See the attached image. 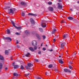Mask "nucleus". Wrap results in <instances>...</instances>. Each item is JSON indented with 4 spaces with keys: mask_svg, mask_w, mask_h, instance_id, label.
Returning <instances> with one entry per match:
<instances>
[{
    "mask_svg": "<svg viewBox=\"0 0 79 79\" xmlns=\"http://www.w3.org/2000/svg\"><path fill=\"white\" fill-rule=\"evenodd\" d=\"M31 45L33 47H35V46H37V41L35 40H33L31 42Z\"/></svg>",
    "mask_w": 79,
    "mask_h": 79,
    "instance_id": "f257e3e1",
    "label": "nucleus"
},
{
    "mask_svg": "<svg viewBox=\"0 0 79 79\" xmlns=\"http://www.w3.org/2000/svg\"><path fill=\"white\" fill-rule=\"evenodd\" d=\"M8 11L9 12V14H11H11H14V10L11 8L9 9Z\"/></svg>",
    "mask_w": 79,
    "mask_h": 79,
    "instance_id": "f03ea898",
    "label": "nucleus"
},
{
    "mask_svg": "<svg viewBox=\"0 0 79 79\" xmlns=\"http://www.w3.org/2000/svg\"><path fill=\"white\" fill-rule=\"evenodd\" d=\"M64 71L65 73H67L68 72L69 73H71V70L67 69H64Z\"/></svg>",
    "mask_w": 79,
    "mask_h": 79,
    "instance_id": "7ed1b4c3",
    "label": "nucleus"
},
{
    "mask_svg": "<svg viewBox=\"0 0 79 79\" xmlns=\"http://www.w3.org/2000/svg\"><path fill=\"white\" fill-rule=\"evenodd\" d=\"M13 66H14V69H17V68H19V65H15V62L13 63Z\"/></svg>",
    "mask_w": 79,
    "mask_h": 79,
    "instance_id": "20e7f679",
    "label": "nucleus"
},
{
    "mask_svg": "<svg viewBox=\"0 0 79 79\" xmlns=\"http://www.w3.org/2000/svg\"><path fill=\"white\" fill-rule=\"evenodd\" d=\"M30 22H31V24H35V21L32 18L30 19Z\"/></svg>",
    "mask_w": 79,
    "mask_h": 79,
    "instance_id": "39448f33",
    "label": "nucleus"
},
{
    "mask_svg": "<svg viewBox=\"0 0 79 79\" xmlns=\"http://www.w3.org/2000/svg\"><path fill=\"white\" fill-rule=\"evenodd\" d=\"M28 15L29 16H37V15L31 13H29Z\"/></svg>",
    "mask_w": 79,
    "mask_h": 79,
    "instance_id": "423d86ee",
    "label": "nucleus"
},
{
    "mask_svg": "<svg viewBox=\"0 0 79 79\" xmlns=\"http://www.w3.org/2000/svg\"><path fill=\"white\" fill-rule=\"evenodd\" d=\"M48 10L49 11H53V8L51 7H49L48 8Z\"/></svg>",
    "mask_w": 79,
    "mask_h": 79,
    "instance_id": "0eeeda50",
    "label": "nucleus"
},
{
    "mask_svg": "<svg viewBox=\"0 0 79 79\" xmlns=\"http://www.w3.org/2000/svg\"><path fill=\"white\" fill-rule=\"evenodd\" d=\"M36 37H37L38 39L39 40H41V38H40V37L39 35L38 34H36Z\"/></svg>",
    "mask_w": 79,
    "mask_h": 79,
    "instance_id": "6e6552de",
    "label": "nucleus"
},
{
    "mask_svg": "<svg viewBox=\"0 0 79 79\" xmlns=\"http://www.w3.org/2000/svg\"><path fill=\"white\" fill-rule=\"evenodd\" d=\"M27 65L28 66L29 68L30 67H32V66H33V64H31V63H28L27 64Z\"/></svg>",
    "mask_w": 79,
    "mask_h": 79,
    "instance_id": "1a4fd4ad",
    "label": "nucleus"
},
{
    "mask_svg": "<svg viewBox=\"0 0 79 79\" xmlns=\"http://www.w3.org/2000/svg\"><path fill=\"white\" fill-rule=\"evenodd\" d=\"M0 60L2 61H4V57L1 55H0Z\"/></svg>",
    "mask_w": 79,
    "mask_h": 79,
    "instance_id": "9d476101",
    "label": "nucleus"
},
{
    "mask_svg": "<svg viewBox=\"0 0 79 79\" xmlns=\"http://www.w3.org/2000/svg\"><path fill=\"white\" fill-rule=\"evenodd\" d=\"M65 44L64 43H62L60 45V48H64V44Z\"/></svg>",
    "mask_w": 79,
    "mask_h": 79,
    "instance_id": "9b49d317",
    "label": "nucleus"
},
{
    "mask_svg": "<svg viewBox=\"0 0 79 79\" xmlns=\"http://www.w3.org/2000/svg\"><path fill=\"white\" fill-rule=\"evenodd\" d=\"M69 36V35H68V34H65L64 35H63L64 38V39L67 38V37H68Z\"/></svg>",
    "mask_w": 79,
    "mask_h": 79,
    "instance_id": "f8f14e48",
    "label": "nucleus"
},
{
    "mask_svg": "<svg viewBox=\"0 0 79 79\" xmlns=\"http://www.w3.org/2000/svg\"><path fill=\"white\" fill-rule=\"evenodd\" d=\"M41 26L43 28L45 27H46V24L44 23H43L41 24Z\"/></svg>",
    "mask_w": 79,
    "mask_h": 79,
    "instance_id": "ddd939ff",
    "label": "nucleus"
},
{
    "mask_svg": "<svg viewBox=\"0 0 79 79\" xmlns=\"http://www.w3.org/2000/svg\"><path fill=\"white\" fill-rule=\"evenodd\" d=\"M62 8H63L62 4H61L60 5H58V9H62Z\"/></svg>",
    "mask_w": 79,
    "mask_h": 79,
    "instance_id": "4468645a",
    "label": "nucleus"
},
{
    "mask_svg": "<svg viewBox=\"0 0 79 79\" xmlns=\"http://www.w3.org/2000/svg\"><path fill=\"white\" fill-rule=\"evenodd\" d=\"M25 33H26L27 34V35H29L30 34V33H29V31L28 30H26Z\"/></svg>",
    "mask_w": 79,
    "mask_h": 79,
    "instance_id": "2eb2a0df",
    "label": "nucleus"
},
{
    "mask_svg": "<svg viewBox=\"0 0 79 79\" xmlns=\"http://www.w3.org/2000/svg\"><path fill=\"white\" fill-rule=\"evenodd\" d=\"M29 50L31 51L32 52H34V49H33V48L32 47H30L29 48Z\"/></svg>",
    "mask_w": 79,
    "mask_h": 79,
    "instance_id": "dca6fc26",
    "label": "nucleus"
},
{
    "mask_svg": "<svg viewBox=\"0 0 79 79\" xmlns=\"http://www.w3.org/2000/svg\"><path fill=\"white\" fill-rule=\"evenodd\" d=\"M3 67V65L2 63H0V72H1L0 70H1V69H2V68Z\"/></svg>",
    "mask_w": 79,
    "mask_h": 79,
    "instance_id": "f3484780",
    "label": "nucleus"
},
{
    "mask_svg": "<svg viewBox=\"0 0 79 79\" xmlns=\"http://www.w3.org/2000/svg\"><path fill=\"white\" fill-rule=\"evenodd\" d=\"M68 19H69V20H70V21H72V20L73 19V18L72 17H68Z\"/></svg>",
    "mask_w": 79,
    "mask_h": 79,
    "instance_id": "a211bd4d",
    "label": "nucleus"
},
{
    "mask_svg": "<svg viewBox=\"0 0 79 79\" xmlns=\"http://www.w3.org/2000/svg\"><path fill=\"white\" fill-rule=\"evenodd\" d=\"M59 62L60 63V64H63V60H62L61 59L59 60Z\"/></svg>",
    "mask_w": 79,
    "mask_h": 79,
    "instance_id": "6ab92c4d",
    "label": "nucleus"
},
{
    "mask_svg": "<svg viewBox=\"0 0 79 79\" xmlns=\"http://www.w3.org/2000/svg\"><path fill=\"white\" fill-rule=\"evenodd\" d=\"M9 8H10V7L9 6H6L4 7V9L5 10H6L7 9H9Z\"/></svg>",
    "mask_w": 79,
    "mask_h": 79,
    "instance_id": "aec40b11",
    "label": "nucleus"
},
{
    "mask_svg": "<svg viewBox=\"0 0 79 79\" xmlns=\"http://www.w3.org/2000/svg\"><path fill=\"white\" fill-rule=\"evenodd\" d=\"M21 4L22 5H26V3L24 2H21Z\"/></svg>",
    "mask_w": 79,
    "mask_h": 79,
    "instance_id": "412c9836",
    "label": "nucleus"
},
{
    "mask_svg": "<svg viewBox=\"0 0 79 79\" xmlns=\"http://www.w3.org/2000/svg\"><path fill=\"white\" fill-rule=\"evenodd\" d=\"M13 75L14 76H16V77H18V74L16 73H14L13 74Z\"/></svg>",
    "mask_w": 79,
    "mask_h": 79,
    "instance_id": "4be33fe9",
    "label": "nucleus"
},
{
    "mask_svg": "<svg viewBox=\"0 0 79 79\" xmlns=\"http://www.w3.org/2000/svg\"><path fill=\"white\" fill-rule=\"evenodd\" d=\"M11 21L12 24L13 25V26H14V27H15V22H14L12 20Z\"/></svg>",
    "mask_w": 79,
    "mask_h": 79,
    "instance_id": "5701e85b",
    "label": "nucleus"
},
{
    "mask_svg": "<svg viewBox=\"0 0 79 79\" xmlns=\"http://www.w3.org/2000/svg\"><path fill=\"white\" fill-rule=\"evenodd\" d=\"M56 31V29H54L52 31V34H54V33H55V32Z\"/></svg>",
    "mask_w": 79,
    "mask_h": 79,
    "instance_id": "b1692460",
    "label": "nucleus"
},
{
    "mask_svg": "<svg viewBox=\"0 0 79 79\" xmlns=\"http://www.w3.org/2000/svg\"><path fill=\"white\" fill-rule=\"evenodd\" d=\"M61 23H66V20H64L61 21Z\"/></svg>",
    "mask_w": 79,
    "mask_h": 79,
    "instance_id": "393cba45",
    "label": "nucleus"
},
{
    "mask_svg": "<svg viewBox=\"0 0 79 79\" xmlns=\"http://www.w3.org/2000/svg\"><path fill=\"white\" fill-rule=\"evenodd\" d=\"M54 71L56 73H58V68L57 67L56 68H55L54 69Z\"/></svg>",
    "mask_w": 79,
    "mask_h": 79,
    "instance_id": "a878e982",
    "label": "nucleus"
},
{
    "mask_svg": "<svg viewBox=\"0 0 79 79\" xmlns=\"http://www.w3.org/2000/svg\"><path fill=\"white\" fill-rule=\"evenodd\" d=\"M7 34H10L11 33V32H10V30L9 29L7 30Z\"/></svg>",
    "mask_w": 79,
    "mask_h": 79,
    "instance_id": "bb28decb",
    "label": "nucleus"
},
{
    "mask_svg": "<svg viewBox=\"0 0 79 79\" xmlns=\"http://www.w3.org/2000/svg\"><path fill=\"white\" fill-rule=\"evenodd\" d=\"M22 16H25V12H22Z\"/></svg>",
    "mask_w": 79,
    "mask_h": 79,
    "instance_id": "cd10ccee",
    "label": "nucleus"
},
{
    "mask_svg": "<svg viewBox=\"0 0 79 79\" xmlns=\"http://www.w3.org/2000/svg\"><path fill=\"white\" fill-rule=\"evenodd\" d=\"M52 67H53V65H52V64H50L48 66V68H52Z\"/></svg>",
    "mask_w": 79,
    "mask_h": 79,
    "instance_id": "c85d7f7f",
    "label": "nucleus"
},
{
    "mask_svg": "<svg viewBox=\"0 0 79 79\" xmlns=\"http://www.w3.org/2000/svg\"><path fill=\"white\" fill-rule=\"evenodd\" d=\"M14 27H15L16 29H18V30H19V29H20V27H17L16 26H15Z\"/></svg>",
    "mask_w": 79,
    "mask_h": 79,
    "instance_id": "c756f323",
    "label": "nucleus"
},
{
    "mask_svg": "<svg viewBox=\"0 0 79 79\" xmlns=\"http://www.w3.org/2000/svg\"><path fill=\"white\" fill-rule=\"evenodd\" d=\"M21 69L23 70L24 69V67L23 65H21L20 67Z\"/></svg>",
    "mask_w": 79,
    "mask_h": 79,
    "instance_id": "7c9ffc66",
    "label": "nucleus"
},
{
    "mask_svg": "<svg viewBox=\"0 0 79 79\" xmlns=\"http://www.w3.org/2000/svg\"><path fill=\"white\" fill-rule=\"evenodd\" d=\"M29 55H30V53L28 52L27 54H25V56L27 57H28Z\"/></svg>",
    "mask_w": 79,
    "mask_h": 79,
    "instance_id": "2f4dec72",
    "label": "nucleus"
},
{
    "mask_svg": "<svg viewBox=\"0 0 79 79\" xmlns=\"http://www.w3.org/2000/svg\"><path fill=\"white\" fill-rule=\"evenodd\" d=\"M6 40H10V41H11L12 40L11 39L10 37H7Z\"/></svg>",
    "mask_w": 79,
    "mask_h": 79,
    "instance_id": "473e14b6",
    "label": "nucleus"
},
{
    "mask_svg": "<svg viewBox=\"0 0 79 79\" xmlns=\"http://www.w3.org/2000/svg\"><path fill=\"white\" fill-rule=\"evenodd\" d=\"M5 54L6 55H8V51L6 50L5 51Z\"/></svg>",
    "mask_w": 79,
    "mask_h": 79,
    "instance_id": "72a5a7b5",
    "label": "nucleus"
},
{
    "mask_svg": "<svg viewBox=\"0 0 79 79\" xmlns=\"http://www.w3.org/2000/svg\"><path fill=\"white\" fill-rule=\"evenodd\" d=\"M25 68H26V69H29V66H27V65H26L25 66Z\"/></svg>",
    "mask_w": 79,
    "mask_h": 79,
    "instance_id": "f704fd0d",
    "label": "nucleus"
},
{
    "mask_svg": "<svg viewBox=\"0 0 79 79\" xmlns=\"http://www.w3.org/2000/svg\"><path fill=\"white\" fill-rule=\"evenodd\" d=\"M39 30L40 32H43V29L42 28H39Z\"/></svg>",
    "mask_w": 79,
    "mask_h": 79,
    "instance_id": "c9c22d12",
    "label": "nucleus"
},
{
    "mask_svg": "<svg viewBox=\"0 0 79 79\" xmlns=\"http://www.w3.org/2000/svg\"><path fill=\"white\" fill-rule=\"evenodd\" d=\"M42 37L43 40H45V39L46 38V36H45L44 35H43Z\"/></svg>",
    "mask_w": 79,
    "mask_h": 79,
    "instance_id": "e433bc0d",
    "label": "nucleus"
},
{
    "mask_svg": "<svg viewBox=\"0 0 79 79\" xmlns=\"http://www.w3.org/2000/svg\"><path fill=\"white\" fill-rule=\"evenodd\" d=\"M69 69H73V67L72 66H71L69 65Z\"/></svg>",
    "mask_w": 79,
    "mask_h": 79,
    "instance_id": "4c0bfd02",
    "label": "nucleus"
},
{
    "mask_svg": "<svg viewBox=\"0 0 79 79\" xmlns=\"http://www.w3.org/2000/svg\"><path fill=\"white\" fill-rule=\"evenodd\" d=\"M16 47L18 48H20V46L19 44H16Z\"/></svg>",
    "mask_w": 79,
    "mask_h": 79,
    "instance_id": "58836bf2",
    "label": "nucleus"
},
{
    "mask_svg": "<svg viewBox=\"0 0 79 79\" xmlns=\"http://www.w3.org/2000/svg\"><path fill=\"white\" fill-rule=\"evenodd\" d=\"M30 75V73H28V74H25V76L26 77H27V76H29V75Z\"/></svg>",
    "mask_w": 79,
    "mask_h": 79,
    "instance_id": "ea45409f",
    "label": "nucleus"
},
{
    "mask_svg": "<svg viewBox=\"0 0 79 79\" xmlns=\"http://www.w3.org/2000/svg\"><path fill=\"white\" fill-rule=\"evenodd\" d=\"M45 74L46 75H47V76H48V75L49 74V73L47 72H46Z\"/></svg>",
    "mask_w": 79,
    "mask_h": 79,
    "instance_id": "a19ab883",
    "label": "nucleus"
},
{
    "mask_svg": "<svg viewBox=\"0 0 79 79\" xmlns=\"http://www.w3.org/2000/svg\"><path fill=\"white\" fill-rule=\"evenodd\" d=\"M48 5H52V2H48Z\"/></svg>",
    "mask_w": 79,
    "mask_h": 79,
    "instance_id": "79ce46f5",
    "label": "nucleus"
},
{
    "mask_svg": "<svg viewBox=\"0 0 79 79\" xmlns=\"http://www.w3.org/2000/svg\"><path fill=\"white\" fill-rule=\"evenodd\" d=\"M34 50H37V46H35L34 48Z\"/></svg>",
    "mask_w": 79,
    "mask_h": 79,
    "instance_id": "37998d69",
    "label": "nucleus"
},
{
    "mask_svg": "<svg viewBox=\"0 0 79 79\" xmlns=\"http://www.w3.org/2000/svg\"><path fill=\"white\" fill-rule=\"evenodd\" d=\"M35 61H36V62H39V60L36 59H35Z\"/></svg>",
    "mask_w": 79,
    "mask_h": 79,
    "instance_id": "c03bdc74",
    "label": "nucleus"
},
{
    "mask_svg": "<svg viewBox=\"0 0 79 79\" xmlns=\"http://www.w3.org/2000/svg\"><path fill=\"white\" fill-rule=\"evenodd\" d=\"M43 51H45V50H46V48H43Z\"/></svg>",
    "mask_w": 79,
    "mask_h": 79,
    "instance_id": "a18cd8bd",
    "label": "nucleus"
},
{
    "mask_svg": "<svg viewBox=\"0 0 79 79\" xmlns=\"http://www.w3.org/2000/svg\"><path fill=\"white\" fill-rule=\"evenodd\" d=\"M37 79H42V78L39 77H37Z\"/></svg>",
    "mask_w": 79,
    "mask_h": 79,
    "instance_id": "49530a36",
    "label": "nucleus"
},
{
    "mask_svg": "<svg viewBox=\"0 0 79 79\" xmlns=\"http://www.w3.org/2000/svg\"><path fill=\"white\" fill-rule=\"evenodd\" d=\"M15 34H16V35H19V33L18 32H16L15 33Z\"/></svg>",
    "mask_w": 79,
    "mask_h": 79,
    "instance_id": "de8ad7c7",
    "label": "nucleus"
},
{
    "mask_svg": "<svg viewBox=\"0 0 79 79\" xmlns=\"http://www.w3.org/2000/svg\"><path fill=\"white\" fill-rule=\"evenodd\" d=\"M73 54L75 56H76V52H74L73 53Z\"/></svg>",
    "mask_w": 79,
    "mask_h": 79,
    "instance_id": "09e8293b",
    "label": "nucleus"
},
{
    "mask_svg": "<svg viewBox=\"0 0 79 79\" xmlns=\"http://www.w3.org/2000/svg\"><path fill=\"white\" fill-rule=\"evenodd\" d=\"M16 41H17V42L16 43V45L18 44V43H19V42L18 41V40H17Z\"/></svg>",
    "mask_w": 79,
    "mask_h": 79,
    "instance_id": "8fccbe9b",
    "label": "nucleus"
},
{
    "mask_svg": "<svg viewBox=\"0 0 79 79\" xmlns=\"http://www.w3.org/2000/svg\"><path fill=\"white\" fill-rule=\"evenodd\" d=\"M7 37H4V38H3V39H5V40H7Z\"/></svg>",
    "mask_w": 79,
    "mask_h": 79,
    "instance_id": "3c124183",
    "label": "nucleus"
},
{
    "mask_svg": "<svg viewBox=\"0 0 79 79\" xmlns=\"http://www.w3.org/2000/svg\"><path fill=\"white\" fill-rule=\"evenodd\" d=\"M48 51H49V52H52V51H53V49H51V50L49 49Z\"/></svg>",
    "mask_w": 79,
    "mask_h": 79,
    "instance_id": "603ef678",
    "label": "nucleus"
},
{
    "mask_svg": "<svg viewBox=\"0 0 79 79\" xmlns=\"http://www.w3.org/2000/svg\"><path fill=\"white\" fill-rule=\"evenodd\" d=\"M38 54H40V53H41V51H39L38 52Z\"/></svg>",
    "mask_w": 79,
    "mask_h": 79,
    "instance_id": "864d4df0",
    "label": "nucleus"
},
{
    "mask_svg": "<svg viewBox=\"0 0 79 79\" xmlns=\"http://www.w3.org/2000/svg\"><path fill=\"white\" fill-rule=\"evenodd\" d=\"M12 10H13L14 11H15L16 10V9L14 8L12 9Z\"/></svg>",
    "mask_w": 79,
    "mask_h": 79,
    "instance_id": "5fc2aeb1",
    "label": "nucleus"
},
{
    "mask_svg": "<svg viewBox=\"0 0 79 79\" xmlns=\"http://www.w3.org/2000/svg\"><path fill=\"white\" fill-rule=\"evenodd\" d=\"M20 63L21 64H23L24 63V62H22V61H20Z\"/></svg>",
    "mask_w": 79,
    "mask_h": 79,
    "instance_id": "6e6d98bb",
    "label": "nucleus"
},
{
    "mask_svg": "<svg viewBox=\"0 0 79 79\" xmlns=\"http://www.w3.org/2000/svg\"><path fill=\"white\" fill-rule=\"evenodd\" d=\"M58 2H62V1L61 0H59Z\"/></svg>",
    "mask_w": 79,
    "mask_h": 79,
    "instance_id": "4d7b16f0",
    "label": "nucleus"
},
{
    "mask_svg": "<svg viewBox=\"0 0 79 79\" xmlns=\"http://www.w3.org/2000/svg\"><path fill=\"white\" fill-rule=\"evenodd\" d=\"M5 70H6L8 69V68L7 67H6L5 68Z\"/></svg>",
    "mask_w": 79,
    "mask_h": 79,
    "instance_id": "13d9d810",
    "label": "nucleus"
},
{
    "mask_svg": "<svg viewBox=\"0 0 79 79\" xmlns=\"http://www.w3.org/2000/svg\"><path fill=\"white\" fill-rule=\"evenodd\" d=\"M69 64H72V62H71V61H69Z\"/></svg>",
    "mask_w": 79,
    "mask_h": 79,
    "instance_id": "bf43d9fd",
    "label": "nucleus"
},
{
    "mask_svg": "<svg viewBox=\"0 0 79 79\" xmlns=\"http://www.w3.org/2000/svg\"><path fill=\"white\" fill-rule=\"evenodd\" d=\"M53 41L54 42H55L56 41V40L55 39H54Z\"/></svg>",
    "mask_w": 79,
    "mask_h": 79,
    "instance_id": "052dcab7",
    "label": "nucleus"
},
{
    "mask_svg": "<svg viewBox=\"0 0 79 79\" xmlns=\"http://www.w3.org/2000/svg\"><path fill=\"white\" fill-rule=\"evenodd\" d=\"M70 10L71 11H73V9H70Z\"/></svg>",
    "mask_w": 79,
    "mask_h": 79,
    "instance_id": "680f3d73",
    "label": "nucleus"
},
{
    "mask_svg": "<svg viewBox=\"0 0 79 79\" xmlns=\"http://www.w3.org/2000/svg\"><path fill=\"white\" fill-rule=\"evenodd\" d=\"M57 38H60V37L59 36H58V35L57 36Z\"/></svg>",
    "mask_w": 79,
    "mask_h": 79,
    "instance_id": "e2e57ef3",
    "label": "nucleus"
},
{
    "mask_svg": "<svg viewBox=\"0 0 79 79\" xmlns=\"http://www.w3.org/2000/svg\"><path fill=\"white\" fill-rule=\"evenodd\" d=\"M58 5H60L61 4H60V3L59 2L58 3Z\"/></svg>",
    "mask_w": 79,
    "mask_h": 79,
    "instance_id": "0e129e2a",
    "label": "nucleus"
},
{
    "mask_svg": "<svg viewBox=\"0 0 79 79\" xmlns=\"http://www.w3.org/2000/svg\"><path fill=\"white\" fill-rule=\"evenodd\" d=\"M43 44V43H42V44H41V46H42L43 45L42 44Z\"/></svg>",
    "mask_w": 79,
    "mask_h": 79,
    "instance_id": "69168bd1",
    "label": "nucleus"
},
{
    "mask_svg": "<svg viewBox=\"0 0 79 79\" xmlns=\"http://www.w3.org/2000/svg\"><path fill=\"white\" fill-rule=\"evenodd\" d=\"M78 3H79V1H78L77 2Z\"/></svg>",
    "mask_w": 79,
    "mask_h": 79,
    "instance_id": "338daca9",
    "label": "nucleus"
},
{
    "mask_svg": "<svg viewBox=\"0 0 79 79\" xmlns=\"http://www.w3.org/2000/svg\"><path fill=\"white\" fill-rule=\"evenodd\" d=\"M22 28L21 27H20V29H22Z\"/></svg>",
    "mask_w": 79,
    "mask_h": 79,
    "instance_id": "774afa93",
    "label": "nucleus"
}]
</instances>
